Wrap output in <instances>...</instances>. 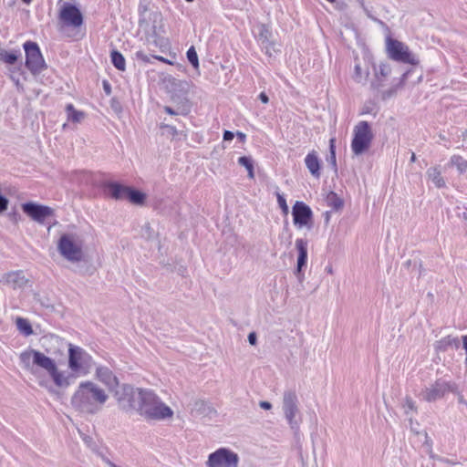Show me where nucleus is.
I'll list each match as a JSON object with an SVG mask.
<instances>
[{
    "label": "nucleus",
    "instance_id": "nucleus-9",
    "mask_svg": "<svg viewBox=\"0 0 467 467\" xmlns=\"http://www.w3.org/2000/svg\"><path fill=\"white\" fill-rule=\"evenodd\" d=\"M387 51L389 58L395 61L410 65H417L419 63V60L411 54L409 47L397 39L387 38Z\"/></svg>",
    "mask_w": 467,
    "mask_h": 467
},
{
    "label": "nucleus",
    "instance_id": "nucleus-52",
    "mask_svg": "<svg viewBox=\"0 0 467 467\" xmlns=\"http://www.w3.org/2000/svg\"><path fill=\"white\" fill-rule=\"evenodd\" d=\"M236 136L238 140L243 143L246 140V135L244 132L237 131Z\"/></svg>",
    "mask_w": 467,
    "mask_h": 467
},
{
    "label": "nucleus",
    "instance_id": "nucleus-32",
    "mask_svg": "<svg viewBox=\"0 0 467 467\" xmlns=\"http://www.w3.org/2000/svg\"><path fill=\"white\" fill-rule=\"evenodd\" d=\"M327 161L331 165L335 173L337 172V157H336V139L331 138L329 140V156L327 157Z\"/></svg>",
    "mask_w": 467,
    "mask_h": 467
},
{
    "label": "nucleus",
    "instance_id": "nucleus-17",
    "mask_svg": "<svg viewBox=\"0 0 467 467\" xmlns=\"http://www.w3.org/2000/svg\"><path fill=\"white\" fill-rule=\"evenodd\" d=\"M27 279L21 270L10 271L0 278V284H4L13 289L22 288L26 285Z\"/></svg>",
    "mask_w": 467,
    "mask_h": 467
},
{
    "label": "nucleus",
    "instance_id": "nucleus-27",
    "mask_svg": "<svg viewBox=\"0 0 467 467\" xmlns=\"http://www.w3.org/2000/svg\"><path fill=\"white\" fill-rule=\"evenodd\" d=\"M110 61L112 65L119 71L126 70V61L124 56L116 49L110 52Z\"/></svg>",
    "mask_w": 467,
    "mask_h": 467
},
{
    "label": "nucleus",
    "instance_id": "nucleus-50",
    "mask_svg": "<svg viewBox=\"0 0 467 467\" xmlns=\"http://www.w3.org/2000/svg\"><path fill=\"white\" fill-rule=\"evenodd\" d=\"M259 406L264 410H270L272 408V404L265 400L260 401Z\"/></svg>",
    "mask_w": 467,
    "mask_h": 467
},
{
    "label": "nucleus",
    "instance_id": "nucleus-34",
    "mask_svg": "<svg viewBox=\"0 0 467 467\" xmlns=\"http://www.w3.org/2000/svg\"><path fill=\"white\" fill-rule=\"evenodd\" d=\"M378 113V109H377V104L374 100H368L366 101L362 108H361V111H360V114L361 115H368V114H372L373 116H376Z\"/></svg>",
    "mask_w": 467,
    "mask_h": 467
},
{
    "label": "nucleus",
    "instance_id": "nucleus-18",
    "mask_svg": "<svg viewBox=\"0 0 467 467\" xmlns=\"http://www.w3.org/2000/svg\"><path fill=\"white\" fill-rule=\"evenodd\" d=\"M307 240L298 238L296 240V247L298 252L296 268L295 271L296 275L300 278L302 270L306 266L307 263Z\"/></svg>",
    "mask_w": 467,
    "mask_h": 467
},
{
    "label": "nucleus",
    "instance_id": "nucleus-61",
    "mask_svg": "<svg viewBox=\"0 0 467 467\" xmlns=\"http://www.w3.org/2000/svg\"><path fill=\"white\" fill-rule=\"evenodd\" d=\"M185 1H186V2H189V3H191V2H192L193 0H185Z\"/></svg>",
    "mask_w": 467,
    "mask_h": 467
},
{
    "label": "nucleus",
    "instance_id": "nucleus-31",
    "mask_svg": "<svg viewBox=\"0 0 467 467\" xmlns=\"http://www.w3.org/2000/svg\"><path fill=\"white\" fill-rule=\"evenodd\" d=\"M355 60L356 64L354 67L353 79L357 83H362L368 78L369 72L368 69L363 71L359 62H358V59L356 58Z\"/></svg>",
    "mask_w": 467,
    "mask_h": 467
},
{
    "label": "nucleus",
    "instance_id": "nucleus-30",
    "mask_svg": "<svg viewBox=\"0 0 467 467\" xmlns=\"http://www.w3.org/2000/svg\"><path fill=\"white\" fill-rule=\"evenodd\" d=\"M238 164L244 167L248 172V177L250 179L254 178V161L250 156H242L238 159Z\"/></svg>",
    "mask_w": 467,
    "mask_h": 467
},
{
    "label": "nucleus",
    "instance_id": "nucleus-24",
    "mask_svg": "<svg viewBox=\"0 0 467 467\" xmlns=\"http://www.w3.org/2000/svg\"><path fill=\"white\" fill-rule=\"evenodd\" d=\"M427 176L433 182V184L441 189L445 187L446 183L443 177L441 174L440 170L437 167H431L427 171Z\"/></svg>",
    "mask_w": 467,
    "mask_h": 467
},
{
    "label": "nucleus",
    "instance_id": "nucleus-20",
    "mask_svg": "<svg viewBox=\"0 0 467 467\" xmlns=\"http://www.w3.org/2000/svg\"><path fill=\"white\" fill-rule=\"evenodd\" d=\"M257 41L259 42L260 46L265 48L266 51V54L269 53V49L273 47V42L271 41L272 37V32L268 26L265 24H260L257 26V33L255 36Z\"/></svg>",
    "mask_w": 467,
    "mask_h": 467
},
{
    "label": "nucleus",
    "instance_id": "nucleus-28",
    "mask_svg": "<svg viewBox=\"0 0 467 467\" xmlns=\"http://www.w3.org/2000/svg\"><path fill=\"white\" fill-rule=\"evenodd\" d=\"M66 112L67 114V119L75 123L80 122L85 117V113L76 109L73 104H67L66 106Z\"/></svg>",
    "mask_w": 467,
    "mask_h": 467
},
{
    "label": "nucleus",
    "instance_id": "nucleus-2",
    "mask_svg": "<svg viewBox=\"0 0 467 467\" xmlns=\"http://www.w3.org/2000/svg\"><path fill=\"white\" fill-rule=\"evenodd\" d=\"M67 364L70 369L67 374L59 371L56 366V375L57 376L53 378V382L58 388L66 389L73 384L78 377L87 376L92 368L94 360L84 348L69 344Z\"/></svg>",
    "mask_w": 467,
    "mask_h": 467
},
{
    "label": "nucleus",
    "instance_id": "nucleus-5",
    "mask_svg": "<svg viewBox=\"0 0 467 467\" xmlns=\"http://www.w3.org/2000/svg\"><path fill=\"white\" fill-rule=\"evenodd\" d=\"M351 150L355 155L364 153L370 146L373 133L369 123L366 120L359 121L354 128Z\"/></svg>",
    "mask_w": 467,
    "mask_h": 467
},
{
    "label": "nucleus",
    "instance_id": "nucleus-13",
    "mask_svg": "<svg viewBox=\"0 0 467 467\" xmlns=\"http://www.w3.org/2000/svg\"><path fill=\"white\" fill-rule=\"evenodd\" d=\"M59 19L67 26L79 27L83 25V15L79 8L71 3H63L59 11Z\"/></svg>",
    "mask_w": 467,
    "mask_h": 467
},
{
    "label": "nucleus",
    "instance_id": "nucleus-54",
    "mask_svg": "<svg viewBox=\"0 0 467 467\" xmlns=\"http://www.w3.org/2000/svg\"><path fill=\"white\" fill-rule=\"evenodd\" d=\"M462 346H463V348L466 352V356H467V335L465 336H462Z\"/></svg>",
    "mask_w": 467,
    "mask_h": 467
},
{
    "label": "nucleus",
    "instance_id": "nucleus-1",
    "mask_svg": "<svg viewBox=\"0 0 467 467\" xmlns=\"http://www.w3.org/2000/svg\"><path fill=\"white\" fill-rule=\"evenodd\" d=\"M109 395L106 391L90 380L82 381L73 393L70 403L73 409L83 415H96L99 413L106 402Z\"/></svg>",
    "mask_w": 467,
    "mask_h": 467
},
{
    "label": "nucleus",
    "instance_id": "nucleus-48",
    "mask_svg": "<svg viewBox=\"0 0 467 467\" xmlns=\"http://www.w3.org/2000/svg\"><path fill=\"white\" fill-rule=\"evenodd\" d=\"M258 99L264 104H267L269 102V98L265 92H261L258 96Z\"/></svg>",
    "mask_w": 467,
    "mask_h": 467
},
{
    "label": "nucleus",
    "instance_id": "nucleus-57",
    "mask_svg": "<svg viewBox=\"0 0 467 467\" xmlns=\"http://www.w3.org/2000/svg\"><path fill=\"white\" fill-rule=\"evenodd\" d=\"M462 218L467 221V213H462Z\"/></svg>",
    "mask_w": 467,
    "mask_h": 467
},
{
    "label": "nucleus",
    "instance_id": "nucleus-14",
    "mask_svg": "<svg viewBox=\"0 0 467 467\" xmlns=\"http://www.w3.org/2000/svg\"><path fill=\"white\" fill-rule=\"evenodd\" d=\"M22 210L28 217L38 223H44L47 218L55 214V211L51 207L33 202L23 203Z\"/></svg>",
    "mask_w": 467,
    "mask_h": 467
},
{
    "label": "nucleus",
    "instance_id": "nucleus-56",
    "mask_svg": "<svg viewBox=\"0 0 467 467\" xmlns=\"http://www.w3.org/2000/svg\"><path fill=\"white\" fill-rule=\"evenodd\" d=\"M459 402L462 403V404H466V401H465V400L463 399V397L462 395L459 398Z\"/></svg>",
    "mask_w": 467,
    "mask_h": 467
},
{
    "label": "nucleus",
    "instance_id": "nucleus-21",
    "mask_svg": "<svg viewBox=\"0 0 467 467\" xmlns=\"http://www.w3.org/2000/svg\"><path fill=\"white\" fill-rule=\"evenodd\" d=\"M305 164L313 177L317 179L320 178L321 161L318 158L317 151L312 150L309 153H307V155L305 158Z\"/></svg>",
    "mask_w": 467,
    "mask_h": 467
},
{
    "label": "nucleus",
    "instance_id": "nucleus-59",
    "mask_svg": "<svg viewBox=\"0 0 467 467\" xmlns=\"http://www.w3.org/2000/svg\"><path fill=\"white\" fill-rule=\"evenodd\" d=\"M327 2H329V3H334V2H336V0H327Z\"/></svg>",
    "mask_w": 467,
    "mask_h": 467
},
{
    "label": "nucleus",
    "instance_id": "nucleus-51",
    "mask_svg": "<svg viewBox=\"0 0 467 467\" xmlns=\"http://www.w3.org/2000/svg\"><path fill=\"white\" fill-rule=\"evenodd\" d=\"M163 109L169 115H178V112L169 106H165Z\"/></svg>",
    "mask_w": 467,
    "mask_h": 467
},
{
    "label": "nucleus",
    "instance_id": "nucleus-45",
    "mask_svg": "<svg viewBox=\"0 0 467 467\" xmlns=\"http://www.w3.org/2000/svg\"><path fill=\"white\" fill-rule=\"evenodd\" d=\"M247 338H248V342H249L251 345H253V346L256 345V343H257V335H256V333H255V332H251V333H249V335H248V337H247Z\"/></svg>",
    "mask_w": 467,
    "mask_h": 467
},
{
    "label": "nucleus",
    "instance_id": "nucleus-25",
    "mask_svg": "<svg viewBox=\"0 0 467 467\" xmlns=\"http://www.w3.org/2000/svg\"><path fill=\"white\" fill-rule=\"evenodd\" d=\"M127 200L132 204L142 205L146 200V194L140 190L130 186Z\"/></svg>",
    "mask_w": 467,
    "mask_h": 467
},
{
    "label": "nucleus",
    "instance_id": "nucleus-29",
    "mask_svg": "<svg viewBox=\"0 0 467 467\" xmlns=\"http://www.w3.org/2000/svg\"><path fill=\"white\" fill-rule=\"evenodd\" d=\"M16 327L20 333L26 337H28L34 333L32 326L26 318L17 317Z\"/></svg>",
    "mask_w": 467,
    "mask_h": 467
},
{
    "label": "nucleus",
    "instance_id": "nucleus-7",
    "mask_svg": "<svg viewBox=\"0 0 467 467\" xmlns=\"http://www.w3.org/2000/svg\"><path fill=\"white\" fill-rule=\"evenodd\" d=\"M458 393V385L453 381L438 379L430 387L421 390L420 396L427 402L442 399L446 393Z\"/></svg>",
    "mask_w": 467,
    "mask_h": 467
},
{
    "label": "nucleus",
    "instance_id": "nucleus-8",
    "mask_svg": "<svg viewBox=\"0 0 467 467\" xmlns=\"http://www.w3.org/2000/svg\"><path fill=\"white\" fill-rule=\"evenodd\" d=\"M138 389L130 384L119 385L112 393L119 409L125 412L136 410Z\"/></svg>",
    "mask_w": 467,
    "mask_h": 467
},
{
    "label": "nucleus",
    "instance_id": "nucleus-22",
    "mask_svg": "<svg viewBox=\"0 0 467 467\" xmlns=\"http://www.w3.org/2000/svg\"><path fill=\"white\" fill-rule=\"evenodd\" d=\"M454 346L456 348L460 346L458 337L447 336L440 340H437L434 344V348L438 352H445L450 347Z\"/></svg>",
    "mask_w": 467,
    "mask_h": 467
},
{
    "label": "nucleus",
    "instance_id": "nucleus-44",
    "mask_svg": "<svg viewBox=\"0 0 467 467\" xmlns=\"http://www.w3.org/2000/svg\"><path fill=\"white\" fill-rule=\"evenodd\" d=\"M8 217L9 219L14 222V223H17L20 219H21V215L19 213L17 212H12V213H8Z\"/></svg>",
    "mask_w": 467,
    "mask_h": 467
},
{
    "label": "nucleus",
    "instance_id": "nucleus-35",
    "mask_svg": "<svg viewBox=\"0 0 467 467\" xmlns=\"http://www.w3.org/2000/svg\"><path fill=\"white\" fill-rule=\"evenodd\" d=\"M150 4L151 0H140L138 6V13L140 16L139 23L145 21L144 16L149 12Z\"/></svg>",
    "mask_w": 467,
    "mask_h": 467
},
{
    "label": "nucleus",
    "instance_id": "nucleus-12",
    "mask_svg": "<svg viewBox=\"0 0 467 467\" xmlns=\"http://www.w3.org/2000/svg\"><path fill=\"white\" fill-rule=\"evenodd\" d=\"M57 250L64 258L70 262H79L83 258L81 247L75 244L74 240L68 234L60 236Z\"/></svg>",
    "mask_w": 467,
    "mask_h": 467
},
{
    "label": "nucleus",
    "instance_id": "nucleus-42",
    "mask_svg": "<svg viewBox=\"0 0 467 467\" xmlns=\"http://www.w3.org/2000/svg\"><path fill=\"white\" fill-rule=\"evenodd\" d=\"M410 72V70H408V71L404 72V73L401 75V77H400V78L399 83H398V84H396V87H397V88H401V87H403V85L405 84V81H406V80H407V78H408V76H409Z\"/></svg>",
    "mask_w": 467,
    "mask_h": 467
},
{
    "label": "nucleus",
    "instance_id": "nucleus-39",
    "mask_svg": "<svg viewBox=\"0 0 467 467\" xmlns=\"http://www.w3.org/2000/svg\"><path fill=\"white\" fill-rule=\"evenodd\" d=\"M276 197H277L278 205L281 208L282 212L285 214H287L289 212V209H288V205L286 203V200H285V196L279 192H276Z\"/></svg>",
    "mask_w": 467,
    "mask_h": 467
},
{
    "label": "nucleus",
    "instance_id": "nucleus-16",
    "mask_svg": "<svg viewBox=\"0 0 467 467\" xmlns=\"http://www.w3.org/2000/svg\"><path fill=\"white\" fill-rule=\"evenodd\" d=\"M95 375L97 379L104 384L111 392L119 385L118 377L106 366H98Z\"/></svg>",
    "mask_w": 467,
    "mask_h": 467
},
{
    "label": "nucleus",
    "instance_id": "nucleus-33",
    "mask_svg": "<svg viewBox=\"0 0 467 467\" xmlns=\"http://www.w3.org/2000/svg\"><path fill=\"white\" fill-rule=\"evenodd\" d=\"M450 163L455 166L461 174L464 173L467 170V161L460 155H452L450 159Z\"/></svg>",
    "mask_w": 467,
    "mask_h": 467
},
{
    "label": "nucleus",
    "instance_id": "nucleus-53",
    "mask_svg": "<svg viewBox=\"0 0 467 467\" xmlns=\"http://www.w3.org/2000/svg\"><path fill=\"white\" fill-rule=\"evenodd\" d=\"M11 79L15 82V85L16 86L17 88H23L22 87V84L20 83L19 79L16 78L15 76L11 75L10 76Z\"/></svg>",
    "mask_w": 467,
    "mask_h": 467
},
{
    "label": "nucleus",
    "instance_id": "nucleus-3",
    "mask_svg": "<svg viewBox=\"0 0 467 467\" xmlns=\"http://www.w3.org/2000/svg\"><path fill=\"white\" fill-rule=\"evenodd\" d=\"M147 420H162L172 417V410L149 389H138L135 410Z\"/></svg>",
    "mask_w": 467,
    "mask_h": 467
},
{
    "label": "nucleus",
    "instance_id": "nucleus-15",
    "mask_svg": "<svg viewBox=\"0 0 467 467\" xmlns=\"http://www.w3.org/2000/svg\"><path fill=\"white\" fill-rule=\"evenodd\" d=\"M292 215L295 225L303 227L312 221L313 213L311 208L304 202L296 201L292 208Z\"/></svg>",
    "mask_w": 467,
    "mask_h": 467
},
{
    "label": "nucleus",
    "instance_id": "nucleus-38",
    "mask_svg": "<svg viewBox=\"0 0 467 467\" xmlns=\"http://www.w3.org/2000/svg\"><path fill=\"white\" fill-rule=\"evenodd\" d=\"M152 56L153 55L146 54L142 50H138L134 54V57L137 60H140V61H141L144 64H151L152 63V59H153Z\"/></svg>",
    "mask_w": 467,
    "mask_h": 467
},
{
    "label": "nucleus",
    "instance_id": "nucleus-19",
    "mask_svg": "<svg viewBox=\"0 0 467 467\" xmlns=\"http://www.w3.org/2000/svg\"><path fill=\"white\" fill-rule=\"evenodd\" d=\"M103 188L114 200H127L130 186L122 185L118 182L108 181L103 183Z\"/></svg>",
    "mask_w": 467,
    "mask_h": 467
},
{
    "label": "nucleus",
    "instance_id": "nucleus-58",
    "mask_svg": "<svg viewBox=\"0 0 467 467\" xmlns=\"http://www.w3.org/2000/svg\"><path fill=\"white\" fill-rule=\"evenodd\" d=\"M464 365L466 367V371H467V356H466V358H465V361H464Z\"/></svg>",
    "mask_w": 467,
    "mask_h": 467
},
{
    "label": "nucleus",
    "instance_id": "nucleus-26",
    "mask_svg": "<svg viewBox=\"0 0 467 467\" xmlns=\"http://www.w3.org/2000/svg\"><path fill=\"white\" fill-rule=\"evenodd\" d=\"M326 202L327 206L331 207L334 211H338L344 206L343 199L332 191L327 193Z\"/></svg>",
    "mask_w": 467,
    "mask_h": 467
},
{
    "label": "nucleus",
    "instance_id": "nucleus-36",
    "mask_svg": "<svg viewBox=\"0 0 467 467\" xmlns=\"http://www.w3.org/2000/svg\"><path fill=\"white\" fill-rule=\"evenodd\" d=\"M186 57L190 64L193 67V68H199V58L195 47L192 46L186 52Z\"/></svg>",
    "mask_w": 467,
    "mask_h": 467
},
{
    "label": "nucleus",
    "instance_id": "nucleus-23",
    "mask_svg": "<svg viewBox=\"0 0 467 467\" xmlns=\"http://www.w3.org/2000/svg\"><path fill=\"white\" fill-rule=\"evenodd\" d=\"M21 57V51L19 49H14L7 51L0 48V61L7 65H15Z\"/></svg>",
    "mask_w": 467,
    "mask_h": 467
},
{
    "label": "nucleus",
    "instance_id": "nucleus-4",
    "mask_svg": "<svg viewBox=\"0 0 467 467\" xmlns=\"http://www.w3.org/2000/svg\"><path fill=\"white\" fill-rule=\"evenodd\" d=\"M19 359L26 369L32 370L33 366H36L45 369L52 379L57 376L55 360L38 350L30 348L23 351L19 356Z\"/></svg>",
    "mask_w": 467,
    "mask_h": 467
},
{
    "label": "nucleus",
    "instance_id": "nucleus-10",
    "mask_svg": "<svg viewBox=\"0 0 467 467\" xmlns=\"http://www.w3.org/2000/svg\"><path fill=\"white\" fill-rule=\"evenodd\" d=\"M283 410L291 429L297 431L299 429V422L296 420V416L298 414L299 410L298 399L295 391L286 390L284 392Z\"/></svg>",
    "mask_w": 467,
    "mask_h": 467
},
{
    "label": "nucleus",
    "instance_id": "nucleus-47",
    "mask_svg": "<svg viewBox=\"0 0 467 467\" xmlns=\"http://www.w3.org/2000/svg\"><path fill=\"white\" fill-rule=\"evenodd\" d=\"M152 57H153V59L159 60V61H161L162 63H165V64H169V65L172 64V62L171 60H169L168 58H165V57H163L161 56L154 55V56H152Z\"/></svg>",
    "mask_w": 467,
    "mask_h": 467
},
{
    "label": "nucleus",
    "instance_id": "nucleus-37",
    "mask_svg": "<svg viewBox=\"0 0 467 467\" xmlns=\"http://www.w3.org/2000/svg\"><path fill=\"white\" fill-rule=\"evenodd\" d=\"M391 72L390 67L387 63H380L379 66V69L376 70L375 75L378 79H379V77L386 78L388 77Z\"/></svg>",
    "mask_w": 467,
    "mask_h": 467
},
{
    "label": "nucleus",
    "instance_id": "nucleus-6",
    "mask_svg": "<svg viewBox=\"0 0 467 467\" xmlns=\"http://www.w3.org/2000/svg\"><path fill=\"white\" fill-rule=\"evenodd\" d=\"M23 48L26 53L25 66L31 74L38 75L47 69V66L36 42L28 40L23 44Z\"/></svg>",
    "mask_w": 467,
    "mask_h": 467
},
{
    "label": "nucleus",
    "instance_id": "nucleus-40",
    "mask_svg": "<svg viewBox=\"0 0 467 467\" xmlns=\"http://www.w3.org/2000/svg\"><path fill=\"white\" fill-rule=\"evenodd\" d=\"M403 407L405 408V413L409 414L410 410H415V403L411 398L407 397L404 400Z\"/></svg>",
    "mask_w": 467,
    "mask_h": 467
},
{
    "label": "nucleus",
    "instance_id": "nucleus-46",
    "mask_svg": "<svg viewBox=\"0 0 467 467\" xmlns=\"http://www.w3.org/2000/svg\"><path fill=\"white\" fill-rule=\"evenodd\" d=\"M234 138V133L233 131H230V130H224L223 135V140H225V141H230V140H232Z\"/></svg>",
    "mask_w": 467,
    "mask_h": 467
},
{
    "label": "nucleus",
    "instance_id": "nucleus-43",
    "mask_svg": "<svg viewBox=\"0 0 467 467\" xmlns=\"http://www.w3.org/2000/svg\"><path fill=\"white\" fill-rule=\"evenodd\" d=\"M396 88H397V87L395 86L394 88L384 91L382 93V99H389L390 97H392L396 92Z\"/></svg>",
    "mask_w": 467,
    "mask_h": 467
},
{
    "label": "nucleus",
    "instance_id": "nucleus-11",
    "mask_svg": "<svg viewBox=\"0 0 467 467\" xmlns=\"http://www.w3.org/2000/svg\"><path fill=\"white\" fill-rule=\"evenodd\" d=\"M238 455L226 448H220L211 453L208 458V467H237Z\"/></svg>",
    "mask_w": 467,
    "mask_h": 467
},
{
    "label": "nucleus",
    "instance_id": "nucleus-55",
    "mask_svg": "<svg viewBox=\"0 0 467 467\" xmlns=\"http://www.w3.org/2000/svg\"><path fill=\"white\" fill-rule=\"evenodd\" d=\"M416 161V155L414 152L411 153L410 161L414 162Z\"/></svg>",
    "mask_w": 467,
    "mask_h": 467
},
{
    "label": "nucleus",
    "instance_id": "nucleus-60",
    "mask_svg": "<svg viewBox=\"0 0 467 467\" xmlns=\"http://www.w3.org/2000/svg\"><path fill=\"white\" fill-rule=\"evenodd\" d=\"M327 272H328V273H332V269H331V268H328V269H327Z\"/></svg>",
    "mask_w": 467,
    "mask_h": 467
},
{
    "label": "nucleus",
    "instance_id": "nucleus-41",
    "mask_svg": "<svg viewBox=\"0 0 467 467\" xmlns=\"http://www.w3.org/2000/svg\"><path fill=\"white\" fill-rule=\"evenodd\" d=\"M162 129H166L170 134L172 136H176L178 134V130L175 126L169 125V124H163L161 125Z\"/></svg>",
    "mask_w": 467,
    "mask_h": 467
},
{
    "label": "nucleus",
    "instance_id": "nucleus-49",
    "mask_svg": "<svg viewBox=\"0 0 467 467\" xmlns=\"http://www.w3.org/2000/svg\"><path fill=\"white\" fill-rule=\"evenodd\" d=\"M103 89L107 95H109L111 93L110 84L107 80L103 81Z\"/></svg>",
    "mask_w": 467,
    "mask_h": 467
}]
</instances>
